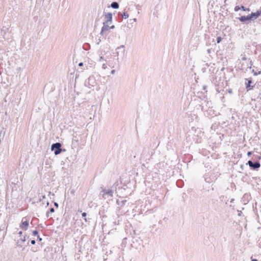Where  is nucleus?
<instances>
[{
	"label": "nucleus",
	"mask_w": 261,
	"mask_h": 261,
	"mask_svg": "<svg viewBox=\"0 0 261 261\" xmlns=\"http://www.w3.org/2000/svg\"><path fill=\"white\" fill-rule=\"evenodd\" d=\"M62 144L61 143L57 142L53 143L51 146V150L54 151L55 155L59 154L62 151H65V149H62Z\"/></svg>",
	"instance_id": "nucleus-1"
},
{
	"label": "nucleus",
	"mask_w": 261,
	"mask_h": 261,
	"mask_svg": "<svg viewBox=\"0 0 261 261\" xmlns=\"http://www.w3.org/2000/svg\"><path fill=\"white\" fill-rule=\"evenodd\" d=\"M246 165H249L250 168L254 170H257L260 167V164L258 161L253 162L251 161H248Z\"/></svg>",
	"instance_id": "nucleus-2"
},
{
	"label": "nucleus",
	"mask_w": 261,
	"mask_h": 261,
	"mask_svg": "<svg viewBox=\"0 0 261 261\" xmlns=\"http://www.w3.org/2000/svg\"><path fill=\"white\" fill-rule=\"evenodd\" d=\"M29 225V221L26 219L25 218H23L21 224H20V227L23 230L28 229Z\"/></svg>",
	"instance_id": "nucleus-3"
},
{
	"label": "nucleus",
	"mask_w": 261,
	"mask_h": 261,
	"mask_svg": "<svg viewBox=\"0 0 261 261\" xmlns=\"http://www.w3.org/2000/svg\"><path fill=\"white\" fill-rule=\"evenodd\" d=\"M105 23H111L112 22V14L111 13H105Z\"/></svg>",
	"instance_id": "nucleus-4"
},
{
	"label": "nucleus",
	"mask_w": 261,
	"mask_h": 261,
	"mask_svg": "<svg viewBox=\"0 0 261 261\" xmlns=\"http://www.w3.org/2000/svg\"><path fill=\"white\" fill-rule=\"evenodd\" d=\"M249 15L251 21L255 20L261 15V10L257 11L256 12H251Z\"/></svg>",
	"instance_id": "nucleus-5"
},
{
	"label": "nucleus",
	"mask_w": 261,
	"mask_h": 261,
	"mask_svg": "<svg viewBox=\"0 0 261 261\" xmlns=\"http://www.w3.org/2000/svg\"><path fill=\"white\" fill-rule=\"evenodd\" d=\"M109 23H105L103 22V25L102 27L100 33V35L101 36H104V35L106 34V32L109 31L110 29V26L109 25Z\"/></svg>",
	"instance_id": "nucleus-6"
},
{
	"label": "nucleus",
	"mask_w": 261,
	"mask_h": 261,
	"mask_svg": "<svg viewBox=\"0 0 261 261\" xmlns=\"http://www.w3.org/2000/svg\"><path fill=\"white\" fill-rule=\"evenodd\" d=\"M245 80L247 81V83H245L247 91H248L251 89H252L254 86H251V84L252 83V78L246 79Z\"/></svg>",
	"instance_id": "nucleus-7"
},
{
	"label": "nucleus",
	"mask_w": 261,
	"mask_h": 261,
	"mask_svg": "<svg viewBox=\"0 0 261 261\" xmlns=\"http://www.w3.org/2000/svg\"><path fill=\"white\" fill-rule=\"evenodd\" d=\"M102 190L101 192L103 193V197H104V195H108L110 197H113V191L111 189L106 190L105 189H103L102 187H101Z\"/></svg>",
	"instance_id": "nucleus-8"
},
{
	"label": "nucleus",
	"mask_w": 261,
	"mask_h": 261,
	"mask_svg": "<svg viewBox=\"0 0 261 261\" xmlns=\"http://www.w3.org/2000/svg\"><path fill=\"white\" fill-rule=\"evenodd\" d=\"M27 238L29 239V237H28L27 235L25 234L23 237V238H21L19 240H18L16 243L17 246L19 247H22V245L21 244L26 241Z\"/></svg>",
	"instance_id": "nucleus-9"
},
{
	"label": "nucleus",
	"mask_w": 261,
	"mask_h": 261,
	"mask_svg": "<svg viewBox=\"0 0 261 261\" xmlns=\"http://www.w3.org/2000/svg\"><path fill=\"white\" fill-rule=\"evenodd\" d=\"M95 83L93 77H89L85 82V84H88L89 86H94Z\"/></svg>",
	"instance_id": "nucleus-10"
},
{
	"label": "nucleus",
	"mask_w": 261,
	"mask_h": 261,
	"mask_svg": "<svg viewBox=\"0 0 261 261\" xmlns=\"http://www.w3.org/2000/svg\"><path fill=\"white\" fill-rule=\"evenodd\" d=\"M234 10L235 11H238L239 10H242L244 11H248V12H249L250 11V9L249 8H246L243 6H236L234 7Z\"/></svg>",
	"instance_id": "nucleus-11"
},
{
	"label": "nucleus",
	"mask_w": 261,
	"mask_h": 261,
	"mask_svg": "<svg viewBox=\"0 0 261 261\" xmlns=\"http://www.w3.org/2000/svg\"><path fill=\"white\" fill-rule=\"evenodd\" d=\"M238 19L241 22H244L247 21H251L249 15H248L247 16H241L240 17H238Z\"/></svg>",
	"instance_id": "nucleus-12"
},
{
	"label": "nucleus",
	"mask_w": 261,
	"mask_h": 261,
	"mask_svg": "<svg viewBox=\"0 0 261 261\" xmlns=\"http://www.w3.org/2000/svg\"><path fill=\"white\" fill-rule=\"evenodd\" d=\"M111 7L113 9H117L119 8V5L117 2H113L111 3Z\"/></svg>",
	"instance_id": "nucleus-13"
},
{
	"label": "nucleus",
	"mask_w": 261,
	"mask_h": 261,
	"mask_svg": "<svg viewBox=\"0 0 261 261\" xmlns=\"http://www.w3.org/2000/svg\"><path fill=\"white\" fill-rule=\"evenodd\" d=\"M118 15H121V16H122L124 19H126L129 17V14L126 12H123V13H121L119 12L118 13Z\"/></svg>",
	"instance_id": "nucleus-14"
},
{
	"label": "nucleus",
	"mask_w": 261,
	"mask_h": 261,
	"mask_svg": "<svg viewBox=\"0 0 261 261\" xmlns=\"http://www.w3.org/2000/svg\"><path fill=\"white\" fill-rule=\"evenodd\" d=\"M55 212V209L54 207H51L49 208V211L47 212H46V216L47 218L49 217V213H54Z\"/></svg>",
	"instance_id": "nucleus-15"
},
{
	"label": "nucleus",
	"mask_w": 261,
	"mask_h": 261,
	"mask_svg": "<svg viewBox=\"0 0 261 261\" xmlns=\"http://www.w3.org/2000/svg\"><path fill=\"white\" fill-rule=\"evenodd\" d=\"M124 48V45H121L120 46L117 47L116 50H120V49H122L121 53L123 54H124V51H125Z\"/></svg>",
	"instance_id": "nucleus-16"
},
{
	"label": "nucleus",
	"mask_w": 261,
	"mask_h": 261,
	"mask_svg": "<svg viewBox=\"0 0 261 261\" xmlns=\"http://www.w3.org/2000/svg\"><path fill=\"white\" fill-rule=\"evenodd\" d=\"M126 202V200H123L120 201V203H119V200L117 201V204L118 205H120L121 206H123L125 204Z\"/></svg>",
	"instance_id": "nucleus-17"
},
{
	"label": "nucleus",
	"mask_w": 261,
	"mask_h": 261,
	"mask_svg": "<svg viewBox=\"0 0 261 261\" xmlns=\"http://www.w3.org/2000/svg\"><path fill=\"white\" fill-rule=\"evenodd\" d=\"M82 217H84V220L87 222V219L86 218V216H87V214L85 212H84L82 214Z\"/></svg>",
	"instance_id": "nucleus-18"
},
{
	"label": "nucleus",
	"mask_w": 261,
	"mask_h": 261,
	"mask_svg": "<svg viewBox=\"0 0 261 261\" xmlns=\"http://www.w3.org/2000/svg\"><path fill=\"white\" fill-rule=\"evenodd\" d=\"M252 72L253 73L254 75H257L258 74H260L261 73V71L256 72L254 71V69L252 70Z\"/></svg>",
	"instance_id": "nucleus-19"
},
{
	"label": "nucleus",
	"mask_w": 261,
	"mask_h": 261,
	"mask_svg": "<svg viewBox=\"0 0 261 261\" xmlns=\"http://www.w3.org/2000/svg\"><path fill=\"white\" fill-rule=\"evenodd\" d=\"M222 40V38L221 37H218L216 39L217 43H219Z\"/></svg>",
	"instance_id": "nucleus-20"
},
{
	"label": "nucleus",
	"mask_w": 261,
	"mask_h": 261,
	"mask_svg": "<svg viewBox=\"0 0 261 261\" xmlns=\"http://www.w3.org/2000/svg\"><path fill=\"white\" fill-rule=\"evenodd\" d=\"M33 234L34 236H38V231L36 230H33Z\"/></svg>",
	"instance_id": "nucleus-21"
},
{
	"label": "nucleus",
	"mask_w": 261,
	"mask_h": 261,
	"mask_svg": "<svg viewBox=\"0 0 261 261\" xmlns=\"http://www.w3.org/2000/svg\"><path fill=\"white\" fill-rule=\"evenodd\" d=\"M54 204L56 208H58L59 207V204L57 202H54Z\"/></svg>",
	"instance_id": "nucleus-22"
},
{
	"label": "nucleus",
	"mask_w": 261,
	"mask_h": 261,
	"mask_svg": "<svg viewBox=\"0 0 261 261\" xmlns=\"http://www.w3.org/2000/svg\"><path fill=\"white\" fill-rule=\"evenodd\" d=\"M37 240L39 241V242H41L42 240V239L40 238L39 236H38Z\"/></svg>",
	"instance_id": "nucleus-23"
},
{
	"label": "nucleus",
	"mask_w": 261,
	"mask_h": 261,
	"mask_svg": "<svg viewBox=\"0 0 261 261\" xmlns=\"http://www.w3.org/2000/svg\"><path fill=\"white\" fill-rule=\"evenodd\" d=\"M31 243L32 244V245H35V243H36V241L35 240H32L31 241Z\"/></svg>",
	"instance_id": "nucleus-24"
},
{
	"label": "nucleus",
	"mask_w": 261,
	"mask_h": 261,
	"mask_svg": "<svg viewBox=\"0 0 261 261\" xmlns=\"http://www.w3.org/2000/svg\"><path fill=\"white\" fill-rule=\"evenodd\" d=\"M45 198H46L45 195H42V198H40V201H41L42 200L45 199Z\"/></svg>",
	"instance_id": "nucleus-25"
},
{
	"label": "nucleus",
	"mask_w": 261,
	"mask_h": 261,
	"mask_svg": "<svg viewBox=\"0 0 261 261\" xmlns=\"http://www.w3.org/2000/svg\"><path fill=\"white\" fill-rule=\"evenodd\" d=\"M102 67L103 69H105L106 68V67H107V66H106V64L103 63L102 64Z\"/></svg>",
	"instance_id": "nucleus-26"
},
{
	"label": "nucleus",
	"mask_w": 261,
	"mask_h": 261,
	"mask_svg": "<svg viewBox=\"0 0 261 261\" xmlns=\"http://www.w3.org/2000/svg\"><path fill=\"white\" fill-rule=\"evenodd\" d=\"M104 60H105V59L103 57H100L99 58V61H104Z\"/></svg>",
	"instance_id": "nucleus-27"
},
{
	"label": "nucleus",
	"mask_w": 261,
	"mask_h": 261,
	"mask_svg": "<svg viewBox=\"0 0 261 261\" xmlns=\"http://www.w3.org/2000/svg\"><path fill=\"white\" fill-rule=\"evenodd\" d=\"M115 28V25H112L111 26H110V29H113Z\"/></svg>",
	"instance_id": "nucleus-28"
},
{
	"label": "nucleus",
	"mask_w": 261,
	"mask_h": 261,
	"mask_svg": "<svg viewBox=\"0 0 261 261\" xmlns=\"http://www.w3.org/2000/svg\"><path fill=\"white\" fill-rule=\"evenodd\" d=\"M18 234H19L20 237H21V236L22 235L23 232H22V231H20L18 232Z\"/></svg>",
	"instance_id": "nucleus-29"
},
{
	"label": "nucleus",
	"mask_w": 261,
	"mask_h": 261,
	"mask_svg": "<svg viewBox=\"0 0 261 261\" xmlns=\"http://www.w3.org/2000/svg\"><path fill=\"white\" fill-rule=\"evenodd\" d=\"M79 66H83V62H80L79 64Z\"/></svg>",
	"instance_id": "nucleus-30"
},
{
	"label": "nucleus",
	"mask_w": 261,
	"mask_h": 261,
	"mask_svg": "<svg viewBox=\"0 0 261 261\" xmlns=\"http://www.w3.org/2000/svg\"><path fill=\"white\" fill-rule=\"evenodd\" d=\"M251 154H252V152H251V151H248V152H247V155H249H249H251Z\"/></svg>",
	"instance_id": "nucleus-31"
},
{
	"label": "nucleus",
	"mask_w": 261,
	"mask_h": 261,
	"mask_svg": "<svg viewBox=\"0 0 261 261\" xmlns=\"http://www.w3.org/2000/svg\"><path fill=\"white\" fill-rule=\"evenodd\" d=\"M207 53L208 54H210V53H211V49H208L207 50Z\"/></svg>",
	"instance_id": "nucleus-32"
},
{
	"label": "nucleus",
	"mask_w": 261,
	"mask_h": 261,
	"mask_svg": "<svg viewBox=\"0 0 261 261\" xmlns=\"http://www.w3.org/2000/svg\"><path fill=\"white\" fill-rule=\"evenodd\" d=\"M115 73V70L113 69L111 71V73L112 74H114Z\"/></svg>",
	"instance_id": "nucleus-33"
},
{
	"label": "nucleus",
	"mask_w": 261,
	"mask_h": 261,
	"mask_svg": "<svg viewBox=\"0 0 261 261\" xmlns=\"http://www.w3.org/2000/svg\"><path fill=\"white\" fill-rule=\"evenodd\" d=\"M206 88H207L206 86H203V89L204 90L206 89Z\"/></svg>",
	"instance_id": "nucleus-34"
},
{
	"label": "nucleus",
	"mask_w": 261,
	"mask_h": 261,
	"mask_svg": "<svg viewBox=\"0 0 261 261\" xmlns=\"http://www.w3.org/2000/svg\"><path fill=\"white\" fill-rule=\"evenodd\" d=\"M251 261H258V260L256 259H252Z\"/></svg>",
	"instance_id": "nucleus-35"
},
{
	"label": "nucleus",
	"mask_w": 261,
	"mask_h": 261,
	"mask_svg": "<svg viewBox=\"0 0 261 261\" xmlns=\"http://www.w3.org/2000/svg\"><path fill=\"white\" fill-rule=\"evenodd\" d=\"M100 42H101V40L100 39H99V40H98L97 44H99Z\"/></svg>",
	"instance_id": "nucleus-36"
},
{
	"label": "nucleus",
	"mask_w": 261,
	"mask_h": 261,
	"mask_svg": "<svg viewBox=\"0 0 261 261\" xmlns=\"http://www.w3.org/2000/svg\"><path fill=\"white\" fill-rule=\"evenodd\" d=\"M228 92H229V93H232V90H231V89L229 90L228 91Z\"/></svg>",
	"instance_id": "nucleus-37"
},
{
	"label": "nucleus",
	"mask_w": 261,
	"mask_h": 261,
	"mask_svg": "<svg viewBox=\"0 0 261 261\" xmlns=\"http://www.w3.org/2000/svg\"><path fill=\"white\" fill-rule=\"evenodd\" d=\"M233 201H234V199H232L230 200V202H232Z\"/></svg>",
	"instance_id": "nucleus-38"
},
{
	"label": "nucleus",
	"mask_w": 261,
	"mask_h": 261,
	"mask_svg": "<svg viewBox=\"0 0 261 261\" xmlns=\"http://www.w3.org/2000/svg\"><path fill=\"white\" fill-rule=\"evenodd\" d=\"M116 54H117V56H118V55H119V52H118V51H117V52L116 53Z\"/></svg>",
	"instance_id": "nucleus-39"
},
{
	"label": "nucleus",
	"mask_w": 261,
	"mask_h": 261,
	"mask_svg": "<svg viewBox=\"0 0 261 261\" xmlns=\"http://www.w3.org/2000/svg\"><path fill=\"white\" fill-rule=\"evenodd\" d=\"M83 48L84 49H86V50H87V49H86V48H85V46H83Z\"/></svg>",
	"instance_id": "nucleus-40"
},
{
	"label": "nucleus",
	"mask_w": 261,
	"mask_h": 261,
	"mask_svg": "<svg viewBox=\"0 0 261 261\" xmlns=\"http://www.w3.org/2000/svg\"><path fill=\"white\" fill-rule=\"evenodd\" d=\"M48 204H49V202H47V206H48Z\"/></svg>",
	"instance_id": "nucleus-41"
},
{
	"label": "nucleus",
	"mask_w": 261,
	"mask_h": 261,
	"mask_svg": "<svg viewBox=\"0 0 261 261\" xmlns=\"http://www.w3.org/2000/svg\"><path fill=\"white\" fill-rule=\"evenodd\" d=\"M27 245H29V242H28L27 243Z\"/></svg>",
	"instance_id": "nucleus-42"
},
{
	"label": "nucleus",
	"mask_w": 261,
	"mask_h": 261,
	"mask_svg": "<svg viewBox=\"0 0 261 261\" xmlns=\"http://www.w3.org/2000/svg\"><path fill=\"white\" fill-rule=\"evenodd\" d=\"M259 241H260V242H261V238L259 239Z\"/></svg>",
	"instance_id": "nucleus-43"
},
{
	"label": "nucleus",
	"mask_w": 261,
	"mask_h": 261,
	"mask_svg": "<svg viewBox=\"0 0 261 261\" xmlns=\"http://www.w3.org/2000/svg\"><path fill=\"white\" fill-rule=\"evenodd\" d=\"M260 99L261 100V97H260Z\"/></svg>",
	"instance_id": "nucleus-44"
}]
</instances>
